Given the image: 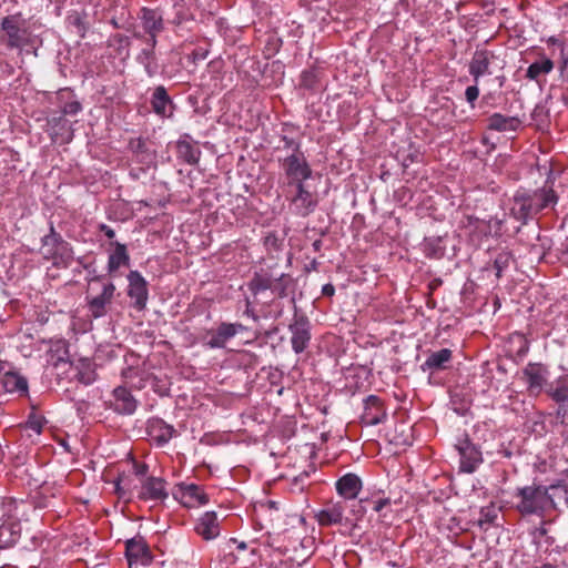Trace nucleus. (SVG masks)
<instances>
[{
	"mask_svg": "<svg viewBox=\"0 0 568 568\" xmlns=\"http://www.w3.org/2000/svg\"><path fill=\"white\" fill-rule=\"evenodd\" d=\"M31 29L21 12L6 16L0 21V44L8 50L22 51L31 43Z\"/></svg>",
	"mask_w": 568,
	"mask_h": 568,
	"instance_id": "obj_1",
	"label": "nucleus"
},
{
	"mask_svg": "<svg viewBox=\"0 0 568 568\" xmlns=\"http://www.w3.org/2000/svg\"><path fill=\"white\" fill-rule=\"evenodd\" d=\"M517 509L521 514H542L551 509V498L546 488L541 486H527L518 489Z\"/></svg>",
	"mask_w": 568,
	"mask_h": 568,
	"instance_id": "obj_2",
	"label": "nucleus"
},
{
	"mask_svg": "<svg viewBox=\"0 0 568 568\" xmlns=\"http://www.w3.org/2000/svg\"><path fill=\"white\" fill-rule=\"evenodd\" d=\"M278 162L290 186L304 183L312 176V169L303 152H293L283 159H278Z\"/></svg>",
	"mask_w": 568,
	"mask_h": 568,
	"instance_id": "obj_3",
	"label": "nucleus"
},
{
	"mask_svg": "<svg viewBox=\"0 0 568 568\" xmlns=\"http://www.w3.org/2000/svg\"><path fill=\"white\" fill-rule=\"evenodd\" d=\"M245 329L246 327L241 323L222 322L216 328L206 332L204 345L209 348H224L230 339Z\"/></svg>",
	"mask_w": 568,
	"mask_h": 568,
	"instance_id": "obj_4",
	"label": "nucleus"
},
{
	"mask_svg": "<svg viewBox=\"0 0 568 568\" xmlns=\"http://www.w3.org/2000/svg\"><path fill=\"white\" fill-rule=\"evenodd\" d=\"M295 193L287 196L291 202V207L294 214L298 216H308L313 213L318 204L317 194L306 189L305 183L294 185Z\"/></svg>",
	"mask_w": 568,
	"mask_h": 568,
	"instance_id": "obj_5",
	"label": "nucleus"
},
{
	"mask_svg": "<svg viewBox=\"0 0 568 568\" xmlns=\"http://www.w3.org/2000/svg\"><path fill=\"white\" fill-rule=\"evenodd\" d=\"M47 132L53 143L69 144L74 136L72 123L61 114H52L47 120Z\"/></svg>",
	"mask_w": 568,
	"mask_h": 568,
	"instance_id": "obj_6",
	"label": "nucleus"
},
{
	"mask_svg": "<svg viewBox=\"0 0 568 568\" xmlns=\"http://www.w3.org/2000/svg\"><path fill=\"white\" fill-rule=\"evenodd\" d=\"M125 556L130 568L133 565L148 566L153 559L148 542L139 535L125 541Z\"/></svg>",
	"mask_w": 568,
	"mask_h": 568,
	"instance_id": "obj_7",
	"label": "nucleus"
},
{
	"mask_svg": "<svg viewBox=\"0 0 568 568\" xmlns=\"http://www.w3.org/2000/svg\"><path fill=\"white\" fill-rule=\"evenodd\" d=\"M126 278L128 295L133 300V307L138 311L144 310L149 298L148 282L138 271H130Z\"/></svg>",
	"mask_w": 568,
	"mask_h": 568,
	"instance_id": "obj_8",
	"label": "nucleus"
},
{
	"mask_svg": "<svg viewBox=\"0 0 568 568\" xmlns=\"http://www.w3.org/2000/svg\"><path fill=\"white\" fill-rule=\"evenodd\" d=\"M288 329L292 334L291 344L292 349L296 354L303 353L311 342V324L306 316H298L294 318V322L290 324Z\"/></svg>",
	"mask_w": 568,
	"mask_h": 568,
	"instance_id": "obj_9",
	"label": "nucleus"
},
{
	"mask_svg": "<svg viewBox=\"0 0 568 568\" xmlns=\"http://www.w3.org/2000/svg\"><path fill=\"white\" fill-rule=\"evenodd\" d=\"M115 286L109 282L103 285L102 292L93 297H87L88 311L93 318L105 316L114 298Z\"/></svg>",
	"mask_w": 568,
	"mask_h": 568,
	"instance_id": "obj_10",
	"label": "nucleus"
},
{
	"mask_svg": "<svg viewBox=\"0 0 568 568\" xmlns=\"http://www.w3.org/2000/svg\"><path fill=\"white\" fill-rule=\"evenodd\" d=\"M362 423L367 426L382 424L387 418L384 402L376 395H369L364 399V412L361 416Z\"/></svg>",
	"mask_w": 568,
	"mask_h": 568,
	"instance_id": "obj_11",
	"label": "nucleus"
},
{
	"mask_svg": "<svg viewBox=\"0 0 568 568\" xmlns=\"http://www.w3.org/2000/svg\"><path fill=\"white\" fill-rule=\"evenodd\" d=\"M163 478L150 476L142 480L138 497L141 500L163 501L169 497Z\"/></svg>",
	"mask_w": 568,
	"mask_h": 568,
	"instance_id": "obj_12",
	"label": "nucleus"
},
{
	"mask_svg": "<svg viewBox=\"0 0 568 568\" xmlns=\"http://www.w3.org/2000/svg\"><path fill=\"white\" fill-rule=\"evenodd\" d=\"M112 408L121 415H132L138 408V400L133 397L126 386H118L113 390Z\"/></svg>",
	"mask_w": 568,
	"mask_h": 568,
	"instance_id": "obj_13",
	"label": "nucleus"
},
{
	"mask_svg": "<svg viewBox=\"0 0 568 568\" xmlns=\"http://www.w3.org/2000/svg\"><path fill=\"white\" fill-rule=\"evenodd\" d=\"M345 503L336 501L326 505L323 509L315 514V518L320 526L327 527L341 525L345 513Z\"/></svg>",
	"mask_w": 568,
	"mask_h": 568,
	"instance_id": "obj_14",
	"label": "nucleus"
},
{
	"mask_svg": "<svg viewBox=\"0 0 568 568\" xmlns=\"http://www.w3.org/2000/svg\"><path fill=\"white\" fill-rule=\"evenodd\" d=\"M153 112L161 118H171L174 111V103L163 85L154 89L151 97Z\"/></svg>",
	"mask_w": 568,
	"mask_h": 568,
	"instance_id": "obj_15",
	"label": "nucleus"
},
{
	"mask_svg": "<svg viewBox=\"0 0 568 568\" xmlns=\"http://www.w3.org/2000/svg\"><path fill=\"white\" fill-rule=\"evenodd\" d=\"M148 435L160 446L170 442L174 436L175 429L161 418H151L146 426Z\"/></svg>",
	"mask_w": 568,
	"mask_h": 568,
	"instance_id": "obj_16",
	"label": "nucleus"
},
{
	"mask_svg": "<svg viewBox=\"0 0 568 568\" xmlns=\"http://www.w3.org/2000/svg\"><path fill=\"white\" fill-rule=\"evenodd\" d=\"M453 358V352L449 348H442L436 352H430L426 361L420 365V369L430 374L438 371L448 368Z\"/></svg>",
	"mask_w": 568,
	"mask_h": 568,
	"instance_id": "obj_17",
	"label": "nucleus"
},
{
	"mask_svg": "<svg viewBox=\"0 0 568 568\" xmlns=\"http://www.w3.org/2000/svg\"><path fill=\"white\" fill-rule=\"evenodd\" d=\"M494 59V53L488 50H477L474 53L469 62V73L474 77L475 83L478 82L479 77L491 73L489 67Z\"/></svg>",
	"mask_w": 568,
	"mask_h": 568,
	"instance_id": "obj_18",
	"label": "nucleus"
},
{
	"mask_svg": "<svg viewBox=\"0 0 568 568\" xmlns=\"http://www.w3.org/2000/svg\"><path fill=\"white\" fill-rule=\"evenodd\" d=\"M195 531L205 540H211L220 535V526L216 514L207 511L203 514L195 524Z\"/></svg>",
	"mask_w": 568,
	"mask_h": 568,
	"instance_id": "obj_19",
	"label": "nucleus"
},
{
	"mask_svg": "<svg viewBox=\"0 0 568 568\" xmlns=\"http://www.w3.org/2000/svg\"><path fill=\"white\" fill-rule=\"evenodd\" d=\"M144 33H161L164 29L162 14L150 8H142L139 13Z\"/></svg>",
	"mask_w": 568,
	"mask_h": 568,
	"instance_id": "obj_20",
	"label": "nucleus"
},
{
	"mask_svg": "<svg viewBox=\"0 0 568 568\" xmlns=\"http://www.w3.org/2000/svg\"><path fill=\"white\" fill-rule=\"evenodd\" d=\"M176 153L179 159L190 165L197 164L201 158V150L196 146L195 142L190 140L187 134L178 141Z\"/></svg>",
	"mask_w": 568,
	"mask_h": 568,
	"instance_id": "obj_21",
	"label": "nucleus"
},
{
	"mask_svg": "<svg viewBox=\"0 0 568 568\" xmlns=\"http://www.w3.org/2000/svg\"><path fill=\"white\" fill-rule=\"evenodd\" d=\"M337 493L345 499H354L362 489V480L355 474L342 476L335 484Z\"/></svg>",
	"mask_w": 568,
	"mask_h": 568,
	"instance_id": "obj_22",
	"label": "nucleus"
},
{
	"mask_svg": "<svg viewBox=\"0 0 568 568\" xmlns=\"http://www.w3.org/2000/svg\"><path fill=\"white\" fill-rule=\"evenodd\" d=\"M467 230L469 242L473 246H479L481 240L490 232L488 222L471 216L467 217V224L464 223V230Z\"/></svg>",
	"mask_w": 568,
	"mask_h": 568,
	"instance_id": "obj_23",
	"label": "nucleus"
},
{
	"mask_svg": "<svg viewBox=\"0 0 568 568\" xmlns=\"http://www.w3.org/2000/svg\"><path fill=\"white\" fill-rule=\"evenodd\" d=\"M529 390L539 394L546 384V369L539 364H530L525 369Z\"/></svg>",
	"mask_w": 568,
	"mask_h": 568,
	"instance_id": "obj_24",
	"label": "nucleus"
},
{
	"mask_svg": "<svg viewBox=\"0 0 568 568\" xmlns=\"http://www.w3.org/2000/svg\"><path fill=\"white\" fill-rule=\"evenodd\" d=\"M111 245L114 250L110 253L108 260V271L110 274L118 271L121 266L129 265L130 262V255L125 244L112 242Z\"/></svg>",
	"mask_w": 568,
	"mask_h": 568,
	"instance_id": "obj_25",
	"label": "nucleus"
},
{
	"mask_svg": "<svg viewBox=\"0 0 568 568\" xmlns=\"http://www.w3.org/2000/svg\"><path fill=\"white\" fill-rule=\"evenodd\" d=\"M2 386L8 393L28 394V381L17 372H7L2 377Z\"/></svg>",
	"mask_w": 568,
	"mask_h": 568,
	"instance_id": "obj_26",
	"label": "nucleus"
},
{
	"mask_svg": "<svg viewBox=\"0 0 568 568\" xmlns=\"http://www.w3.org/2000/svg\"><path fill=\"white\" fill-rule=\"evenodd\" d=\"M520 125V120L516 116H506L495 113L488 118V129L499 132L516 131Z\"/></svg>",
	"mask_w": 568,
	"mask_h": 568,
	"instance_id": "obj_27",
	"label": "nucleus"
},
{
	"mask_svg": "<svg viewBox=\"0 0 568 568\" xmlns=\"http://www.w3.org/2000/svg\"><path fill=\"white\" fill-rule=\"evenodd\" d=\"M122 377L125 385L130 388L140 390L146 386L150 374L144 369L128 367L122 372Z\"/></svg>",
	"mask_w": 568,
	"mask_h": 568,
	"instance_id": "obj_28",
	"label": "nucleus"
},
{
	"mask_svg": "<svg viewBox=\"0 0 568 568\" xmlns=\"http://www.w3.org/2000/svg\"><path fill=\"white\" fill-rule=\"evenodd\" d=\"M50 254V258L54 266L67 268L73 262V248L69 242L60 243V247H58L53 253L48 251Z\"/></svg>",
	"mask_w": 568,
	"mask_h": 568,
	"instance_id": "obj_29",
	"label": "nucleus"
},
{
	"mask_svg": "<svg viewBox=\"0 0 568 568\" xmlns=\"http://www.w3.org/2000/svg\"><path fill=\"white\" fill-rule=\"evenodd\" d=\"M128 148L133 159L142 164H149L152 161V154L148 149L146 140L143 138L130 139Z\"/></svg>",
	"mask_w": 568,
	"mask_h": 568,
	"instance_id": "obj_30",
	"label": "nucleus"
},
{
	"mask_svg": "<svg viewBox=\"0 0 568 568\" xmlns=\"http://www.w3.org/2000/svg\"><path fill=\"white\" fill-rule=\"evenodd\" d=\"M511 213L518 220H526L527 217L537 214L534 209L531 195H518L515 197Z\"/></svg>",
	"mask_w": 568,
	"mask_h": 568,
	"instance_id": "obj_31",
	"label": "nucleus"
},
{
	"mask_svg": "<svg viewBox=\"0 0 568 568\" xmlns=\"http://www.w3.org/2000/svg\"><path fill=\"white\" fill-rule=\"evenodd\" d=\"M481 462V452L478 447L464 440V471H474Z\"/></svg>",
	"mask_w": 568,
	"mask_h": 568,
	"instance_id": "obj_32",
	"label": "nucleus"
},
{
	"mask_svg": "<svg viewBox=\"0 0 568 568\" xmlns=\"http://www.w3.org/2000/svg\"><path fill=\"white\" fill-rule=\"evenodd\" d=\"M42 255L45 260L50 258V254L48 251L53 253L58 247H60V243H65L67 241L55 232L53 224H50V232L42 237Z\"/></svg>",
	"mask_w": 568,
	"mask_h": 568,
	"instance_id": "obj_33",
	"label": "nucleus"
},
{
	"mask_svg": "<svg viewBox=\"0 0 568 568\" xmlns=\"http://www.w3.org/2000/svg\"><path fill=\"white\" fill-rule=\"evenodd\" d=\"M547 393L557 403L568 402V375L559 377L548 388Z\"/></svg>",
	"mask_w": 568,
	"mask_h": 568,
	"instance_id": "obj_34",
	"label": "nucleus"
},
{
	"mask_svg": "<svg viewBox=\"0 0 568 568\" xmlns=\"http://www.w3.org/2000/svg\"><path fill=\"white\" fill-rule=\"evenodd\" d=\"M20 539L19 527L16 524H3L0 526V547L9 548Z\"/></svg>",
	"mask_w": 568,
	"mask_h": 568,
	"instance_id": "obj_35",
	"label": "nucleus"
},
{
	"mask_svg": "<svg viewBox=\"0 0 568 568\" xmlns=\"http://www.w3.org/2000/svg\"><path fill=\"white\" fill-rule=\"evenodd\" d=\"M138 61L144 67L145 73L152 78L158 72L155 52L152 48H144L138 55Z\"/></svg>",
	"mask_w": 568,
	"mask_h": 568,
	"instance_id": "obj_36",
	"label": "nucleus"
},
{
	"mask_svg": "<svg viewBox=\"0 0 568 568\" xmlns=\"http://www.w3.org/2000/svg\"><path fill=\"white\" fill-rule=\"evenodd\" d=\"M534 209L536 213L540 212L550 204H555L557 197L552 190L541 189L531 195Z\"/></svg>",
	"mask_w": 568,
	"mask_h": 568,
	"instance_id": "obj_37",
	"label": "nucleus"
},
{
	"mask_svg": "<svg viewBox=\"0 0 568 568\" xmlns=\"http://www.w3.org/2000/svg\"><path fill=\"white\" fill-rule=\"evenodd\" d=\"M114 491L120 499H123L125 501L131 500V479L124 474L119 475V477L114 480Z\"/></svg>",
	"mask_w": 568,
	"mask_h": 568,
	"instance_id": "obj_38",
	"label": "nucleus"
},
{
	"mask_svg": "<svg viewBox=\"0 0 568 568\" xmlns=\"http://www.w3.org/2000/svg\"><path fill=\"white\" fill-rule=\"evenodd\" d=\"M272 280L273 277L267 274L256 273L248 283V288L255 295L266 290L271 291Z\"/></svg>",
	"mask_w": 568,
	"mask_h": 568,
	"instance_id": "obj_39",
	"label": "nucleus"
},
{
	"mask_svg": "<svg viewBox=\"0 0 568 568\" xmlns=\"http://www.w3.org/2000/svg\"><path fill=\"white\" fill-rule=\"evenodd\" d=\"M549 497L551 498V509L559 505H565L568 508V488L565 485L551 486Z\"/></svg>",
	"mask_w": 568,
	"mask_h": 568,
	"instance_id": "obj_40",
	"label": "nucleus"
},
{
	"mask_svg": "<svg viewBox=\"0 0 568 568\" xmlns=\"http://www.w3.org/2000/svg\"><path fill=\"white\" fill-rule=\"evenodd\" d=\"M554 68V63L549 59H544L540 62H535L529 65L527 70V78L535 80L542 73H549Z\"/></svg>",
	"mask_w": 568,
	"mask_h": 568,
	"instance_id": "obj_41",
	"label": "nucleus"
},
{
	"mask_svg": "<svg viewBox=\"0 0 568 568\" xmlns=\"http://www.w3.org/2000/svg\"><path fill=\"white\" fill-rule=\"evenodd\" d=\"M183 495L189 497L190 499L196 501L199 505H205L209 503V496L204 493V490L194 484L187 485L184 488Z\"/></svg>",
	"mask_w": 568,
	"mask_h": 568,
	"instance_id": "obj_42",
	"label": "nucleus"
},
{
	"mask_svg": "<svg viewBox=\"0 0 568 568\" xmlns=\"http://www.w3.org/2000/svg\"><path fill=\"white\" fill-rule=\"evenodd\" d=\"M288 283H290V276L286 274H281L277 277H273L272 287H271L272 293L277 295L278 297L286 296Z\"/></svg>",
	"mask_w": 568,
	"mask_h": 568,
	"instance_id": "obj_43",
	"label": "nucleus"
},
{
	"mask_svg": "<svg viewBox=\"0 0 568 568\" xmlns=\"http://www.w3.org/2000/svg\"><path fill=\"white\" fill-rule=\"evenodd\" d=\"M500 510V506H497L493 501L489 503V506L481 507V518L479 519V524L493 523L497 518V514Z\"/></svg>",
	"mask_w": 568,
	"mask_h": 568,
	"instance_id": "obj_44",
	"label": "nucleus"
},
{
	"mask_svg": "<svg viewBox=\"0 0 568 568\" xmlns=\"http://www.w3.org/2000/svg\"><path fill=\"white\" fill-rule=\"evenodd\" d=\"M82 111V105L78 100L68 101L61 108V115L65 116H74L79 112Z\"/></svg>",
	"mask_w": 568,
	"mask_h": 568,
	"instance_id": "obj_45",
	"label": "nucleus"
},
{
	"mask_svg": "<svg viewBox=\"0 0 568 568\" xmlns=\"http://www.w3.org/2000/svg\"><path fill=\"white\" fill-rule=\"evenodd\" d=\"M44 418L36 413H31L27 420V427L34 430L37 434L42 432Z\"/></svg>",
	"mask_w": 568,
	"mask_h": 568,
	"instance_id": "obj_46",
	"label": "nucleus"
},
{
	"mask_svg": "<svg viewBox=\"0 0 568 568\" xmlns=\"http://www.w3.org/2000/svg\"><path fill=\"white\" fill-rule=\"evenodd\" d=\"M511 257L509 253H500L495 260V267L497 270V276H500V272L508 267Z\"/></svg>",
	"mask_w": 568,
	"mask_h": 568,
	"instance_id": "obj_47",
	"label": "nucleus"
},
{
	"mask_svg": "<svg viewBox=\"0 0 568 568\" xmlns=\"http://www.w3.org/2000/svg\"><path fill=\"white\" fill-rule=\"evenodd\" d=\"M282 141L284 142V149H292L293 152H302L300 142H295L293 139L287 136H283Z\"/></svg>",
	"mask_w": 568,
	"mask_h": 568,
	"instance_id": "obj_48",
	"label": "nucleus"
},
{
	"mask_svg": "<svg viewBox=\"0 0 568 568\" xmlns=\"http://www.w3.org/2000/svg\"><path fill=\"white\" fill-rule=\"evenodd\" d=\"M301 84L307 89L313 88L314 84V74L312 72L305 71L302 73Z\"/></svg>",
	"mask_w": 568,
	"mask_h": 568,
	"instance_id": "obj_49",
	"label": "nucleus"
},
{
	"mask_svg": "<svg viewBox=\"0 0 568 568\" xmlns=\"http://www.w3.org/2000/svg\"><path fill=\"white\" fill-rule=\"evenodd\" d=\"M478 94H479V90L476 84L470 85L466 89V99L470 103L474 102L478 98Z\"/></svg>",
	"mask_w": 568,
	"mask_h": 568,
	"instance_id": "obj_50",
	"label": "nucleus"
},
{
	"mask_svg": "<svg viewBox=\"0 0 568 568\" xmlns=\"http://www.w3.org/2000/svg\"><path fill=\"white\" fill-rule=\"evenodd\" d=\"M133 468H134V474L136 476H145L149 470V466L146 464H140L136 462L133 464Z\"/></svg>",
	"mask_w": 568,
	"mask_h": 568,
	"instance_id": "obj_51",
	"label": "nucleus"
},
{
	"mask_svg": "<svg viewBox=\"0 0 568 568\" xmlns=\"http://www.w3.org/2000/svg\"><path fill=\"white\" fill-rule=\"evenodd\" d=\"M148 34V38H145V42L148 44V48H152L153 50L155 49L156 47V43H158V36L160 33H146Z\"/></svg>",
	"mask_w": 568,
	"mask_h": 568,
	"instance_id": "obj_52",
	"label": "nucleus"
},
{
	"mask_svg": "<svg viewBox=\"0 0 568 568\" xmlns=\"http://www.w3.org/2000/svg\"><path fill=\"white\" fill-rule=\"evenodd\" d=\"M387 505H389V499H387V498L378 499L373 503V510L378 513Z\"/></svg>",
	"mask_w": 568,
	"mask_h": 568,
	"instance_id": "obj_53",
	"label": "nucleus"
},
{
	"mask_svg": "<svg viewBox=\"0 0 568 568\" xmlns=\"http://www.w3.org/2000/svg\"><path fill=\"white\" fill-rule=\"evenodd\" d=\"M334 294H335V287L333 284L327 283V284L323 285V287H322L323 296L332 297Z\"/></svg>",
	"mask_w": 568,
	"mask_h": 568,
	"instance_id": "obj_54",
	"label": "nucleus"
},
{
	"mask_svg": "<svg viewBox=\"0 0 568 568\" xmlns=\"http://www.w3.org/2000/svg\"><path fill=\"white\" fill-rule=\"evenodd\" d=\"M100 231L104 233V235L108 237V239H113L115 236V232L113 229H111L110 226L105 225V224H101L100 225Z\"/></svg>",
	"mask_w": 568,
	"mask_h": 568,
	"instance_id": "obj_55",
	"label": "nucleus"
},
{
	"mask_svg": "<svg viewBox=\"0 0 568 568\" xmlns=\"http://www.w3.org/2000/svg\"><path fill=\"white\" fill-rule=\"evenodd\" d=\"M79 381L85 385L93 383L94 377L91 374H80Z\"/></svg>",
	"mask_w": 568,
	"mask_h": 568,
	"instance_id": "obj_56",
	"label": "nucleus"
},
{
	"mask_svg": "<svg viewBox=\"0 0 568 568\" xmlns=\"http://www.w3.org/2000/svg\"><path fill=\"white\" fill-rule=\"evenodd\" d=\"M115 39L119 41V43H120L121 45H123V44H124V45H126V47H128V45L130 44V41H129V38H128V37H123V36H121V34H118V36L115 37Z\"/></svg>",
	"mask_w": 568,
	"mask_h": 568,
	"instance_id": "obj_57",
	"label": "nucleus"
},
{
	"mask_svg": "<svg viewBox=\"0 0 568 568\" xmlns=\"http://www.w3.org/2000/svg\"><path fill=\"white\" fill-rule=\"evenodd\" d=\"M144 34H145V33H141V32H140V31H138V30H134V31H133V37H134V38H136V39H141V40H142V39H145Z\"/></svg>",
	"mask_w": 568,
	"mask_h": 568,
	"instance_id": "obj_58",
	"label": "nucleus"
},
{
	"mask_svg": "<svg viewBox=\"0 0 568 568\" xmlns=\"http://www.w3.org/2000/svg\"><path fill=\"white\" fill-rule=\"evenodd\" d=\"M65 92H67V93H69V91H68V90H61V92H60V97L62 98V97H63V94H64Z\"/></svg>",
	"mask_w": 568,
	"mask_h": 568,
	"instance_id": "obj_59",
	"label": "nucleus"
},
{
	"mask_svg": "<svg viewBox=\"0 0 568 568\" xmlns=\"http://www.w3.org/2000/svg\"><path fill=\"white\" fill-rule=\"evenodd\" d=\"M239 548L244 549V548H245V544H244V542H241V544L239 545Z\"/></svg>",
	"mask_w": 568,
	"mask_h": 568,
	"instance_id": "obj_60",
	"label": "nucleus"
},
{
	"mask_svg": "<svg viewBox=\"0 0 568 568\" xmlns=\"http://www.w3.org/2000/svg\"><path fill=\"white\" fill-rule=\"evenodd\" d=\"M456 448L458 449L459 454H462V447L459 445H456Z\"/></svg>",
	"mask_w": 568,
	"mask_h": 568,
	"instance_id": "obj_61",
	"label": "nucleus"
},
{
	"mask_svg": "<svg viewBox=\"0 0 568 568\" xmlns=\"http://www.w3.org/2000/svg\"><path fill=\"white\" fill-rule=\"evenodd\" d=\"M275 503L274 501H270V506L271 507H274Z\"/></svg>",
	"mask_w": 568,
	"mask_h": 568,
	"instance_id": "obj_62",
	"label": "nucleus"
}]
</instances>
